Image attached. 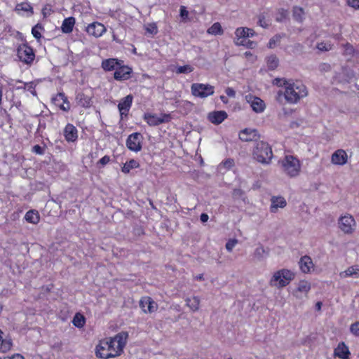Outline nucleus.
Instances as JSON below:
<instances>
[{"label": "nucleus", "instance_id": "nucleus-1", "mask_svg": "<svg viewBox=\"0 0 359 359\" xmlns=\"http://www.w3.org/2000/svg\"><path fill=\"white\" fill-rule=\"evenodd\" d=\"M128 338L127 332H121L113 337H106L100 340L95 350L96 357L100 359H109L121 355Z\"/></svg>", "mask_w": 359, "mask_h": 359}, {"label": "nucleus", "instance_id": "nucleus-2", "mask_svg": "<svg viewBox=\"0 0 359 359\" xmlns=\"http://www.w3.org/2000/svg\"><path fill=\"white\" fill-rule=\"evenodd\" d=\"M283 81L285 87L283 93L285 100L290 104H296L302 98L307 96L306 86L301 81H292L287 79H278Z\"/></svg>", "mask_w": 359, "mask_h": 359}, {"label": "nucleus", "instance_id": "nucleus-3", "mask_svg": "<svg viewBox=\"0 0 359 359\" xmlns=\"http://www.w3.org/2000/svg\"><path fill=\"white\" fill-rule=\"evenodd\" d=\"M278 164L283 172L290 178H294L299 175L302 170L300 160L294 155H285L279 160Z\"/></svg>", "mask_w": 359, "mask_h": 359}, {"label": "nucleus", "instance_id": "nucleus-4", "mask_svg": "<svg viewBox=\"0 0 359 359\" xmlns=\"http://www.w3.org/2000/svg\"><path fill=\"white\" fill-rule=\"evenodd\" d=\"M252 155L255 161L264 165L270 164L273 157L271 147L269 143L264 141L256 142Z\"/></svg>", "mask_w": 359, "mask_h": 359}, {"label": "nucleus", "instance_id": "nucleus-5", "mask_svg": "<svg viewBox=\"0 0 359 359\" xmlns=\"http://www.w3.org/2000/svg\"><path fill=\"white\" fill-rule=\"evenodd\" d=\"M295 274L289 269H280L276 271L271 277L269 284L272 287L283 288L290 284L294 278Z\"/></svg>", "mask_w": 359, "mask_h": 359}, {"label": "nucleus", "instance_id": "nucleus-6", "mask_svg": "<svg viewBox=\"0 0 359 359\" xmlns=\"http://www.w3.org/2000/svg\"><path fill=\"white\" fill-rule=\"evenodd\" d=\"M191 92L196 97L205 98L215 93V87L208 83H194L191 86Z\"/></svg>", "mask_w": 359, "mask_h": 359}, {"label": "nucleus", "instance_id": "nucleus-7", "mask_svg": "<svg viewBox=\"0 0 359 359\" xmlns=\"http://www.w3.org/2000/svg\"><path fill=\"white\" fill-rule=\"evenodd\" d=\"M19 60L26 65H32L35 59L34 49L27 43L20 44L17 48Z\"/></svg>", "mask_w": 359, "mask_h": 359}, {"label": "nucleus", "instance_id": "nucleus-8", "mask_svg": "<svg viewBox=\"0 0 359 359\" xmlns=\"http://www.w3.org/2000/svg\"><path fill=\"white\" fill-rule=\"evenodd\" d=\"M144 137L140 133H133L128 135L126 140L127 148L134 152H139L142 149Z\"/></svg>", "mask_w": 359, "mask_h": 359}, {"label": "nucleus", "instance_id": "nucleus-9", "mask_svg": "<svg viewBox=\"0 0 359 359\" xmlns=\"http://www.w3.org/2000/svg\"><path fill=\"white\" fill-rule=\"evenodd\" d=\"M133 75V68L125 65L123 60L118 66L114 72V79L118 81H124L130 79Z\"/></svg>", "mask_w": 359, "mask_h": 359}, {"label": "nucleus", "instance_id": "nucleus-10", "mask_svg": "<svg viewBox=\"0 0 359 359\" xmlns=\"http://www.w3.org/2000/svg\"><path fill=\"white\" fill-rule=\"evenodd\" d=\"M339 227L346 234H351L355 231L356 222L351 215L341 216L339 219Z\"/></svg>", "mask_w": 359, "mask_h": 359}, {"label": "nucleus", "instance_id": "nucleus-11", "mask_svg": "<svg viewBox=\"0 0 359 359\" xmlns=\"http://www.w3.org/2000/svg\"><path fill=\"white\" fill-rule=\"evenodd\" d=\"M144 119L148 125L156 126L169 122L171 120V116L168 114H162L161 116L158 117L156 114L147 113L144 114Z\"/></svg>", "mask_w": 359, "mask_h": 359}, {"label": "nucleus", "instance_id": "nucleus-12", "mask_svg": "<svg viewBox=\"0 0 359 359\" xmlns=\"http://www.w3.org/2000/svg\"><path fill=\"white\" fill-rule=\"evenodd\" d=\"M133 101V96L130 94L123 98L121 99L118 109L120 113L121 119L126 118L129 114L130 109L132 107Z\"/></svg>", "mask_w": 359, "mask_h": 359}, {"label": "nucleus", "instance_id": "nucleus-13", "mask_svg": "<svg viewBox=\"0 0 359 359\" xmlns=\"http://www.w3.org/2000/svg\"><path fill=\"white\" fill-rule=\"evenodd\" d=\"M53 104L60 110L68 112L71 109V104L68 100L67 96L65 93H57L52 99Z\"/></svg>", "mask_w": 359, "mask_h": 359}, {"label": "nucleus", "instance_id": "nucleus-14", "mask_svg": "<svg viewBox=\"0 0 359 359\" xmlns=\"http://www.w3.org/2000/svg\"><path fill=\"white\" fill-rule=\"evenodd\" d=\"M107 31L105 26L99 22L90 23L86 28V32L90 36L95 38L102 36Z\"/></svg>", "mask_w": 359, "mask_h": 359}, {"label": "nucleus", "instance_id": "nucleus-15", "mask_svg": "<svg viewBox=\"0 0 359 359\" xmlns=\"http://www.w3.org/2000/svg\"><path fill=\"white\" fill-rule=\"evenodd\" d=\"M140 306L146 313H151L158 309V304L156 302H155L151 297L148 296L141 298L140 300Z\"/></svg>", "mask_w": 359, "mask_h": 359}, {"label": "nucleus", "instance_id": "nucleus-16", "mask_svg": "<svg viewBox=\"0 0 359 359\" xmlns=\"http://www.w3.org/2000/svg\"><path fill=\"white\" fill-rule=\"evenodd\" d=\"M348 161V155L345 150L339 149L331 156V162L335 165H344Z\"/></svg>", "mask_w": 359, "mask_h": 359}, {"label": "nucleus", "instance_id": "nucleus-17", "mask_svg": "<svg viewBox=\"0 0 359 359\" xmlns=\"http://www.w3.org/2000/svg\"><path fill=\"white\" fill-rule=\"evenodd\" d=\"M64 137L68 142H75L78 140V130L72 123H67L64 128Z\"/></svg>", "mask_w": 359, "mask_h": 359}, {"label": "nucleus", "instance_id": "nucleus-18", "mask_svg": "<svg viewBox=\"0 0 359 359\" xmlns=\"http://www.w3.org/2000/svg\"><path fill=\"white\" fill-rule=\"evenodd\" d=\"M259 137L256 129L245 128L239 133V139L243 142H251L257 140Z\"/></svg>", "mask_w": 359, "mask_h": 359}, {"label": "nucleus", "instance_id": "nucleus-19", "mask_svg": "<svg viewBox=\"0 0 359 359\" xmlns=\"http://www.w3.org/2000/svg\"><path fill=\"white\" fill-rule=\"evenodd\" d=\"M122 60L114 57L104 59L101 62V67L106 72H114Z\"/></svg>", "mask_w": 359, "mask_h": 359}, {"label": "nucleus", "instance_id": "nucleus-20", "mask_svg": "<svg viewBox=\"0 0 359 359\" xmlns=\"http://www.w3.org/2000/svg\"><path fill=\"white\" fill-rule=\"evenodd\" d=\"M351 352L348 347L344 342H339L334 350V355L340 359H350Z\"/></svg>", "mask_w": 359, "mask_h": 359}, {"label": "nucleus", "instance_id": "nucleus-21", "mask_svg": "<svg viewBox=\"0 0 359 359\" xmlns=\"http://www.w3.org/2000/svg\"><path fill=\"white\" fill-rule=\"evenodd\" d=\"M299 264L302 272L304 273H309L311 270H313L314 269L313 261L308 255L302 257L299 262Z\"/></svg>", "mask_w": 359, "mask_h": 359}, {"label": "nucleus", "instance_id": "nucleus-22", "mask_svg": "<svg viewBox=\"0 0 359 359\" xmlns=\"http://www.w3.org/2000/svg\"><path fill=\"white\" fill-rule=\"evenodd\" d=\"M227 118V114L224 111H215L210 112L208 116V120L215 125L220 124Z\"/></svg>", "mask_w": 359, "mask_h": 359}, {"label": "nucleus", "instance_id": "nucleus-23", "mask_svg": "<svg viewBox=\"0 0 359 359\" xmlns=\"http://www.w3.org/2000/svg\"><path fill=\"white\" fill-rule=\"evenodd\" d=\"M75 100L78 105L86 109L90 107L93 102L92 97L83 92L76 93Z\"/></svg>", "mask_w": 359, "mask_h": 359}, {"label": "nucleus", "instance_id": "nucleus-24", "mask_svg": "<svg viewBox=\"0 0 359 359\" xmlns=\"http://www.w3.org/2000/svg\"><path fill=\"white\" fill-rule=\"evenodd\" d=\"M271 202L270 211L273 213L276 212L278 208H283L287 205L285 199L282 196H272Z\"/></svg>", "mask_w": 359, "mask_h": 359}, {"label": "nucleus", "instance_id": "nucleus-25", "mask_svg": "<svg viewBox=\"0 0 359 359\" xmlns=\"http://www.w3.org/2000/svg\"><path fill=\"white\" fill-rule=\"evenodd\" d=\"M311 290V284L307 280H300L297 289L294 291V295L299 297V292H302L306 297Z\"/></svg>", "mask_w": 359, "mask_h": 359}, {"label": "nucleus", "instance_id": "nucleus-26", "mask_svg": "<svg viewBox=\"0 0 359 359\" xmlns=\"http://www.w3.org/2000/svg\"><path fill=\"white\" fill-rule=\"evenodd\" d=\"M76 20L74 17L65 18L61 26V30L65 34H69L73 31Z\"/></svg>", "mask_w": 359, "mask_h": 359}, {"label": "nucleus", "instance_id": "nucleus-27", "mask_svg": "<svg viewBox=\"0 0 359 359\" xmlns=\"http://www.w3.org/2000/svg\"><path fill=\"white\" fill-rule=\"evenodd\" d=\"M250 106L252 110L257 113L263 112L266 107L264 102L258 97H253L251 101Z\"/></svg>", "mask_w": 359, "mask_h": 359}, {"label": "nucleus", "instance_id": "nucleus-28", "mask_svg": "<svg viewBox=\"0 0 359 359\" xmlns=\"http://www.w3.org/2000/svg\"><path fill=\"white\" fill-rule=\"evenodd\" d=\"M25 219L28 223L37 224L40 221V215L36 210H30L26 212Z\"/></svg>", "mask_w": 359, "mask_h": 359}, {"label": "nucleus", "instance_id": "nucleus-29", "mask_svg": "<svg viewBox=\"0 0 359 359\" xmlns=\"http://www.w3.org/2000/svg\"><path fill=\"white\" fill-rule=\"evenodd\" d=\"M339 276L341 278H347L351 276L359 278V266H351L348 267L346 271L341 272Z\"/></svg>", "mask_w": 359, "mask_h": 359}, {"label": "nucleus", "instance_id": "nucleus-30", "mask_svg": "<svg viewBox=\"0 0 359 359\" xmlns=\"http://www.w3.org/2000/svg\"><path fill=\"white\" fill-rule=\"evenodd\" d=\"M15 12L20 13L21 11L26 12L29 13V15H32L34 14V9L32 5L27 2H22L18 4L15 8Z\"/></svg>", "mask_w": 359, "mask_h": 359}, {"label": "nucleus", "instance_id": "nucleus-31", "mask_svg": "<svg viewBox=\"0 0 359 359\" xmlns=\"http://www.w3.org/2000/svg\"><path fill=\"white\" fill-rule=\"evenodd\" d=\"M72 323L76 327L82 328L86 325V319L82 313L78 312L74 315Z\"/></svg>", "mask_w": 359, "mask_h": 359}, {"label": "nucleus", "instance_id": "nucleus-32", "mask_svg": "<svg viewBox=\"0 0 359 359\" xmlns=\"http://www.w3.org/2000/svg\"><path fill=\"white\" fill-rule=\"evenodd\" d=\"M186 304L192 311H196L199 309L200 299L198 297H191L186 299Z\"/></svg>", "mask_w": 359, "mask_h": 359}, {"label": "nucleus", "instance_id": "nucleus-33", "mask_svg": "<svg viewBox=\"0 0 359 359\" xmlns=\"http://www.w3.org/2000/svg\"><path fill=\"white\" fill-rule=\"evenodd\" d=\"M139 167L140 163L138 161H137L135 159H130L128 161H127L121 168V171L125 174H128L132 169L137 168Z\"/></svg>", "mask_w": 359, "mask_h": 359}, {"label": "nucleus", "instance_id": "nucleus-34", "mask_svg": "<svg viewBox=\"0 0 359 359\" xmlns=\"http://www.w3.org/2000/svg\"><path fill=\"white\" fill-rule=\"evenodd\" d=\"M304 10L302 8V7H299V6H294L293 7V9H292V16H293V18L299 22H302L304 18Z\"/></svg>", "mask_w": 359, "mask_h": 359}, {"label": "nucleus", "instance_id": "nucleus-35", "mask_svg": "<svg viewBox=\"0 0 359 359\" xmlns=\"http://www.w3.org/2000/svg\"><path fill=\"white\" fill-rule=\"evenodd\" d=\"M251 31V29L250 28H245V27H238L236 29L235 32V34L237 37V40H239L241 38H248V32ZM237 45H241L243 44V41L239 42L237 41L236 42Z\"/></svg>", "mask_w": 359, "mask_h": 359}, {"label": "nucleus", "instance_id": "nucleus-36", "mask_svg": "<svg viewBox=\"0 0 359 359\" xmlns=\"http://www.w3.org/2000/svg\"><path fill=\"white\" fill-rule=\"evenodd\" d=\"M266 65L269 70L276 69L279 64L278 58L275 55H271L266 58Z\"/></svg>", "mask_w": 359, "mask_h": 359}, {"label": "nucleus", "instance_id": "nucleus-37", "mask_svg": "<svg viewBox=\"0 0 359 359\" xmlns=\"http://www.w3.org/2000/svg\"><path fill=\"white\" fill-rule=\"evenodd\" d=\"M3 332L0 330V351L5 353L9 351L12 346V343L10 340L3 339Z\"/></svg>", "mask_w": 359, "mask_h": 359}, {"label": "nucleus", "instance_id": "nucleus-38", "mask_svg": "<svg viewBox=\"0 0 359 359\" xmlns=\"http://www.w3.org/2000/svg\"><path fill=\"white\" fill-rule=\"evenodd\" d=\"M208 33L212 35L222 34L223 29L219 22H215L208 29Z\"/></svg>", "mask_w": 359, "mask_h": 359}, {"label": "nucleus", "instance_id": "nucleus-39", "mask_svg": "<svg viewBox=\"0 0 359 359\" xmlns=\"http://www.w3.org/2000/svg\"><path fill=\"white\" fill-rule=\"evenodd\" d=\"M285 34H276L274 36H273L269 41L268 43V48H273L276 46V44L279 42H280V40L282 38L285 37Z\"/></svg>", "mask_w": 359, "mask_h": 359}, {"label": "nucleus", "instance_id": "nucleus-40", "mask_svg": "<svg viewBox=\"0 0 359 359\" xmlns=\"http://www.w3.org/2000/svg\"><path fill=\"white\" fill-rule=\"evenodd\" d=\"M43 29V27L38 23L32 27V34L36 39L39 40L41 38V31Z\"/></svg>", "mask_w": 359, "mask_h": 359}, {"label": "nucleus", "instance_id": "nucleus-41", "mask_svg": "<svg viewBox=\"0 0 359 359\" xmlns=\"http://www.w3.org/2000/svg\"><path fill=\"white\" fill-rule=\"evenodd\" d=\"M287 15H288L287 10L280 8L278 11V13H277L276 20L277 22H283L287 18Z\"/></svg>", "mask_w": 359, "mask_h": 359}, {"label": "nucleus", "instance_id": "nucleus-42", "mask_svg": "<svg viewBox=\"0 0 359 359\" xmlns=\"http://www.w3.org/2000/svg\"><path fill=\"white\" fill-rule=\"evenodd\" d=\"M194 71V67L189 65H185L177 67L176 72L177 74H187Z\"/></svg>", "mask_w": 359, "mask_h": 359}, {"label": "nucleus", "instance_id": "nucleus-43", "mask_svg": "<svg viewBox=\"0 0 359 359\" xmlns=\"http://www.w3.org/2000/svg\"><path fill=\"white\" fill-rule=\"evenodd\" d=\"M332 44L330 42H320L317 44V48L320 51H329L332 48Z\"/></svg>", "mask_w": 359, "mask_h": 359}, {"label": "nucleus", "instance_id": "nucleus-44", "mask_svg": "<svg viewBox=\"0 0 359 359\" xmlns=\"http://www.w3.org/2000/svg\"><path fill=\"white\" fill-rule=\"evenodd\" d=\"M350 332L355 337H359V321L352 323L350 326Z\"/></svg>", "mask_w": 359, "mask_h": 359}, {"label": "nucleus", "instance_id": "nucleus-45", "mask_svg": "<svg viewBox=\"0 0 359 359\" xmlns=\"http://www.w3.org/2000/svg\"><path fill=\"white\" fill-rule=\"evenodd\" d=\"M223 166L227 170H230L231 168L234 166V160L233 158H229L225 159L222 162Z\"/></svg>", "mask_w": 359, "mask_h": 359}, {"label": "nucleus", "instance_id": "nucleus-46", "mask_svg": "<svg viewBox=\"0 0 359 359\" xmlns=\"http://www.w3.org/2000/svg\"><path fill=\"white\" fill-rule=\"evenodd\" d=\"M238 241L236 239H230L226 243V248L228 251H232L233 248L237 244Z\"/></svg>", "mask_w": 359, "mask_h": 359}, {"label": "nucleus", "instance_id": "nucleus-47", "mask_svg": "<svg viewBox=\"0 0 359 359\" xmlns=\"http://www.w3.org/2000/svg\"><path fill=\"white\" fill-rule=\"evenodd\" d=\"M32 151L39 155H43L45 152V148L41 147L39 144H36L32 147Z\"/></svg>", "mask_w": 359, "mask_h": 359}, {"label": "nucleus", "instance_id": "nucleus-48", "mask_svg": "<svg viewBox=\"0 0 359 359\" xmlns=\"http://www.w3.org/2000/svg\"><path fill=\"white\" fill-rule=\"evenodd\" d=\"M110 161V156L105 155L102 158H101L99 161L97 162V165H101L102 166H104L109 163Z\"/></svg>", "mask_w": 359, "mask_h": 359}, {"label": "nucleus", "instance_id": "nucleus-49", "mask_svg": "<svg viewBox=\"0 0 359 359\" xmlns=\"http://www.w3.org/2000/svg\"><path fill=\"white\" fill-rule=\"evenodd\" d=\"M348 6L359 10V0H347Z\"/></svg>", "mask_w": 359, "mask_h": 359}, {"label": "nucleus", "instance_id": "nucleus-50", "mask_svg": "<svg viewBox=\"0 0 359 359\" xmlns=\"http://www.w3.org/2000/svg\"><path fill=\"white\" fill-rule=\"evenodd\" d=\"M188 15H189V12L187 10L186 7L185 6H181L180 8V16L183 19H186L188 18Z\"/></svg>", "mask_w": 359, "mask_h": 359}, {"label": "nucleus", "instance_id": "nucleus-51", "mask_svg": "<svg viewBox=\"0 0 359 359\" xmlns=\"http://www.w3.org/2000/svg\"><path fill=\"white\" fill-rule=\"evenodd\" d=\"M225 93L229 97H234L236 96V92L232 88L227 87L225 89Z\"/></svg>", "mask_w": 359, "mask_h": 359}, {"label": "nucleus", "instance_id": "nucleus-52", "mask_svg": "<svg viewBox=\"0 0 359 359\" xmlns=\"http://www.w3.org/2000/svg\"><path fill=\"white\" fill-rule=\"evenodd\" d=\"M259 25L261 27H264V28L268 27V24L266 23L264 16H260L259 17Z\"/></svg>", "mask_w": 359, "mask_h": 359}, {"label": "nucleus", "instance_id": "nucleus-53", "mask_svg": "<svg viewBox=\"0 0 359 359\" xmlns=\"http://www.w3.org/2000/svg\"><path fill=\"white\" fill-rule=\"evenodd\" d=\"M243 191L239 189H235L233 191V197L241 196L243 195Z\"/></svg>", "mask_w": 359, "mask_h": 359}, {"label": "nucleus", "instance_id": "nucleus-54", "mask_svg": "<svg viewBox=\"0 0 359 359\" xmlns=\"http://www.w3.org/2000/svg\"><path fill=\"white\" fill-rule=\"evenodd\" d=\"M209 219V216L206 213H202L200 216V219L202 222H206Z\"/></svg>", "mask_w": 359, "mask_h": 359}, {"label": "nucleus", "instance_id": "nucleus-55", "mask_svg": "<svg viewBox=\"0 0 359 359\" xmlns=\"http://www.w3.org/2000/svg\"><path fill=\"white\" fill-rule=\"evenodd\" d=\"M6 359H24V357L21 354L16 353L11 357H6Z\"/></svg>", "mask_w": 359, "mask_h": 359}, {"label": "nucleus", "instance_id": "nucleus-56", "mask_svg": "<svg viewBox=\"0 0 359 359\" xmlns=\"http://www.w3.org/2000/svg\"><path fill=\"white\" fill-rule=\"evenodd\" d=\"M294 48L296 49L297 50H300L301 51L302 50V48H303V46L300 43H297V44L294 45Z\"/></svg>", "mask_w": 359, "mask_h": 359}, {"label": "nucleus", "instance_id": "nucleus-57", "mask_svg": "<svg viewBox=\"0 0 359 359\" xmlns=\"http://www.w3.org/2000/svg\"><path fill=\"white\" fill-rule=\"evenodd\" d=\"M322 302H318L316 304V309L317 311H320L321 309V307H322Z\"/></svg>", "mask_w": 359, "mask_h": 359}, {"label": "nucleus", "instance_id": "nucleus-58", "mask_svg": "<svg viewBox=\"0 0 359 359\" xmlns=\"http://www.w3.org/2000/svg\"><path fill=\"white\" fill-rule=\"evenodd\" d=\"M2 97H3V87L0 86V107L2 104Z\"/></svg>", "mask_w": 359, "mask_h": 359}, {"label": "nucleus", "instance_id": "nucleus-59", "mask_svg": "<svg viewBox=\"0 0 359 359\" xmlns=\"http://www.w3.org/2000/svg\"><path fill=\"white\" fill-rule=\"evenodd\" d=\"M278 79H275V83L278 86H284L283 85V81H278L277 80Z\"/></svg>", "mask_w": 359, "mask_h": 359}, {"label": "nucleus", "instance_id": "nucleus-60", "mask_svg": "<svg viewBox=\"0 0 359 359\" xmlns=\"http://www.w3.org/2000/svg\"><path fill=\"white\" fill-rule=\"evenodd\" d=\"M248 37H252L255 35V31L251 29V31L248 32Z\"/></svg>", "mask_w": 359, "mask_h": 359}, {"label": "nucleus", "instance_id": "nucleus-61", "mask_svg": "<svg viewBox=\"0 0 359 359\" xmlns=\"http://www.w3.org/2000/svg\"><path fill=\"white\" fill-rule=\"evenodd\" d=\"M220 99H221V100H222L223 102H224V103L227 102V100H226V97L225 96H224V95H221V96H220Z\"/></svg>", "mask_w": 359, "mask_h": 359}, {"label": "nucleus", "instance_id": "nucleus-62", "mask_svg": "<svg viewBox=\"0 0 359 359\" xmlns=\"http://www.w3.org/2000/svg\"><path fill=\"white\" fill-rule=\"evenodd\" d=\"M197 280H203V275L201 274L196 276Z\"/></svg>", "mask_w": 359, "mask_h": 359}, {"label": "nucleus", "instance_id": "nucleus-63", "mask_svg": "<svg viewBox=\"0 0 359 359\" xmlns=\"http://www.w3.org/2000/svg\"><path fill=\"white\" fill-rule=\"evenodd\" d=\"M0 359H6V357H4V358L0 357Z\"/></svg>", "mask_w": 359, "mask_h": 359}, {"label": "nucleus", "instance_id": "nucleus-64", "mask_svg": "<svg viewBox=\"0 0 359 359\" xmlns=\"http://www.w3.org/2000/svg\"><path fill=\"white\" fill-rule=\"evenodd\" d=\"M133 52L136 53V48H134Z\"/></svg>", "mask_w": 359, "mask_h": 359}]
</instances>
